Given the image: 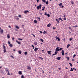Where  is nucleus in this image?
I'll return each mask as SVG.
<instances>
[{
	"label": "nucleus",
	"instance_id": "nucleus-26",
	"mask_svg": "<svg viewBox=\"0 0 78 78\" xmlns=\"http://www.w3.org/2000/svg\"><path fill=\"white\" fill-rule=\"evenodd\" d=\"M70 47V44H69L67 45V48H68Z\"/></svg>",
	"mask_w": 78,
	"mask_h": 78
},
{
	"label": "nucleus",
	"instance_id": "nucleus-9",
	"mask_svg": "<svg viewBox=\"0 0 78 78\" xmlns=\"http://www.w3.org/2000/svg\"><path fill=\"white\" fill-rule=\"evenodd\" d=\"M61 58V57H60L57 58H56V59H57V60H60Z\"/></svg>",
	"mask_w": 78,
	"mask_h": 78
},
{
	"label": "nucleus",
	"instance_id": "nucleus-41",
	"mask_svg": "<svg viewBox=\"0 0 78 78\" xmlns=\"http://www.w3.org/2000/svg\"><path fill=\"white\" fill-rule=\"evenodd\" d=\"M21 78H24V76H23V75H22L21 76Z\"/></svg>",
	"mask_w": 78,
	"mask_h": 78
},
{
	"label": "nucleus",
	"instance_id": "nucleus-32",
	"mask_svg": "<svg viewBox=\"0 0 78 78\" xmlns=\"http://www.w3.org/2000/svg\"><path fill=\"white\" fill-rule=\"evenodd\" d=\"M71 3H72V5H73V4H74V2H73V1H71Z\"/></svg>",
	"mask_w": 78,
	"mask_h": 78
},
{
	"label": "nucleus",
	"instance_id": "nucleus-16",
	"mask_svg": "<svg viewBox=\"0 0 78 78\" xmlns=\"http://www.w3.org/2000/svg\"><path fill=\"white\" fill-rule=\"evenodd\" d=\"M19 73L20 75H22V72L21 71H20L19 72Z\"/></svg>",
	"mask_w": 78,
	"mask_h": 78
},
{
	"label": "nucleus",
	"instance_id": "nucleus-55",
	"mask_svg": "<svg viewBox=\"0 0 78 78\" xmlns=\"http://www.w3.org/2000/svg\"><path fill=\"white\" fill-rule=\"evenodd\" d=\"M37 3H39V0H37Z\"/></svg>",
	"mask_w": 78,
	"mask_h": 78
},
{
	"label": "nucleus",
	"instance_id": "nucleus-59",
	"mask_svg": "<svg viewBox=\"0 0 78 78\" xmlns=\"http://www.w3.org/2000/svg\"><path fill=\"white\" fill-rule=\"evenodd\" d=\"M57 22L58 23H60L59 21L58 20V21H57Z\"/></svg>",
	"mask_w": 78,
	"mask_h": 78
},
{
	"label": "nucleus",
	"instance_id": "nucleus-44",
	"mask_svg": "<svg viewBox=\"0 0 78 78\" xmlns=\"http://www.w3.org/2000/svg\"><path fill=\"white\" fill-rule=\"evenodd\" d=\"M75 56H76V55L74 54V55L73 56V58H74Z\"/></svg>",
	"mask_w": 78,
	"mask_h": 78
},
{
	"label": "nucleus",
	"instance_id": "nucleus-11",
	"mask_svg": "<svg viewBox=\"0 0 78 78\" xmlns=\"http://www.w3.org/2000/svg\"><path fill=\"white\" fill-rule=\"evenodd\" d=\"M37 50H38V48H35L34 49V51H37Z\"/></svg>",
	"mask_w": 78,
	"mask_h": 78
},
{
	"label": "nucleus",
	"instance_id": "nucleus-34",
	"mask_svg": "<svg viewBox=\"0 0 78 78\" xmlns=\"http://www.w3.org/2000/svg\"><path fill=\"white\" fill-rule=\"evenodd\" d=\"M18 53H19V54H21L22 53V52L21 51H18Z\"/></svg>",
	"mask_w": 78,
	"mask_h": 78
},
{
	"label": "nucleus",
	"instance_id": "nucleus-2",
	"mask_svg": "<svg viewBox=\"0 0 78 78\" xmlns=\"http://www.w3.org/2000/svg\"><path fill=\"white\" fill-rule=\"evenodd\" d=\"M44 15H45V16H47L48 17H50V14L49 13H48V14H47L46 12H45L44 13Z\"/></svg>",
	"mask_w": 78,
	"mask_h": 78
},
{
	"label": "nucleus",
	"instance_id": "nucleus-45",
	"mask_svg": "<svg viewBox=\"0 0 78 78\" xmlns=\"http://www.w3.org/2000/svg\"><path fill=\"white\" fill-rule=\"evenodd\" d=\"M8 44H11V43L9 41H8Z\"/></svg>",
	"mask_w": 78,
	"mask_h": 78
},
{
	"label": "nucleus",
	"instance_id": "nucleus-7",
	"mask_svg": "<svg viewBox=\"0 0 78 78\" xmlns=\"http://www.w3.org/2000/svg\"><path fill=\"white\" fill-rule=\"evenodd\" d=\"M16 41L18 44H21V42L20 41H18L17 40H16Z\"/></svg>",
	"mask_w": 78,
	"mask_h": 78
},
{
	"label": "nucleus",
	"instance_id": "nucleus-39",
	"mask_svg": "<svg viewBox=\"0 0 78 78\" xmlns=\"http://www.w3.org/2000/svg\"><path fill=\"white\" fill-rule=\"evenodd\" d=\"M39 58L41 59V60H43V58L41 57H39Z\"/></svg>",
	"mask_w": 78,
	"mask_h": 78
},
{
	"label": "nucleus",
	"instance_id": "nucleus-50",
	"mask_svg": "<svg viewBox=\"0 0 78 78\" xmlns=\"http://www.w3.org/2000/svg\"><path fill=\"white\" fill-rule=\"evenodd\" d=\"M72 40V38H69V41H71Z\"/></svg>",
	"mask_w": 78,
	"mask_h": 78
},
{
	"label": "nucleus",
	"instance_id": "nucleus-38",
	"mask_svg": "<svg viewBox=\"0 0 78 78\" xmlns=\"http://www.w3.org/2000/svg\"><path fill=\"white\" fill-rule=\"evenodd\" d=\"M46 5H48V1H47L46 2Z\"/></svg>",
	"mask_w": 78,
	"mask_h": 78
},
{
	"label": "nucleus",
	"instance_id": "nucleus-19",
	"mask_svg": "<svg viewBox=\"0 0 78 78\" xmlns=\"http://www.w3.org/2000/svg\"><path fill=\"white\" fill-rule=\"evenodd\" d=\"M16 28H17V29H19V27H18V26L16 25Z\"/></svg>",
	"mask_w": 78,
	"mask_h": 78
},
{
	"label": "nucleus",
	"instance_id": "nucleus-6",
	"mask_svg": "<svg viewBox=\"0 0 78 78\" xmlns=\"http://www.w3.org/2000/svg\"><path fill=\"white\" fill-rule=\"evenodd\" d=\"M3 30L2 29H1L0 31V34H3Z\"/></svg>",
	"mask_w": 78,
	"mask_h": 78
},
{
	"label": "nucleus",
	"instance_id": "nucleus-14",
	"mask_svg": "<svg viewBox=\"0 0 78 78\" xmlns=\"http://www.w3.org/2000/svg\"><path fill=\"white\" fill-rule=\"evenodd\" d=\"M27 69H29V70L31 69V67L29 66H27Z\"/></svg>",
	"mask_w": 78,
	"mask_h": 78
},
{
	"label": "nucleus",
	"instance_id": "nucleus-25",
	"mask_svg": "<svg viewBox=\"0 0 78 78\" xmlns=\"http://www.w3.org/2000/svg\"><path fill=\"white\" fill-rule=\"evenodd\" d=\"M58 53V51H55V55H56Z\"/></svg>",
	"mask_w": 78,
	"mask_h": 78
},
{
	"label": "nucleus",
	"instance_id": "nucleus-15",
	"mask_svg": "<svg viewBox=\"0 0 78 78\" xmlns=\"http://www.w3.org/2000/svg\"><path fill=\"white\" fill-rule=\"evenodd\" d=\"M34 45H37V42H36V41H35L34 43Z\"/></svg>",
	"mask_w": 78,
	"mask_h": 78
},
{
	"label": "nucleus",
	"instance_id": "nucleus-35",
	"mask_svg": "<svg viewBox=\"0 0 78 78\" xmlns=\"http://www.w3.org/2000/svg\"><path fill=\"white\" fill-rule=\"evenodd\" d=\"M42 2L44 3H46V1L45 0H42Z\"/></svg>",
	"mask_w": 78,
	"mask_h": 78
},
{
	"label": "nucleus",
	"instance_id": "nucleus-20",
	"mask_svg": "<svg viewBox=\"0 0 78 78\" xmlns=\"http://www.w3.org/2000/svg\"><path fill=\"white\" fill-rule=\"evenodd\" d=\"M39 8H40V5L37 6V9L38 10H39Z\"/></svg>",
	"mask_w": 78,
	"mask_h": 78
},
{
	"label": "nucleus",
	"instance_id": "nucleus-5",
	"mask_svg": "<svg viewBox=\"0 0 78 78\" xmlns=\"http://www.w3.org/2000/svg\"><path fill=\"white\" fill-rule=\"evenodd\" d=\"M55 51H59V47H57L56 48Z\"/></svg>",
	"mask_w": 78,
	"mask_h": 78
},
{
	"label": "nucleus",
	"instance_id": "nucleus-4",
	"mask_svg": "<svg viewBox=\"0 0 78 78\" xmlns=\"http://www.w3.org/2000/svg\"><path fill=\"white\" fill-rule=\"evenodd\" d=\"M51 51H47V53H48V55H51Z\"/></svg>",
	"mask_w": 78,
	"mask_h": 78
},
{
	"label": "nucleus",
	"instance_id": "nucleus-58",
	"mask_svg": "<svg viewBox=\"0 0 78 78\" xmlns=\"http://www.w3.org/2000/svg\"><path fill=\"white\" fill-rule=\"evenodd\" d=\"M55 55H56V54H53L52 55V56H54Z\"/></svg>",
	"mask_w": 78,
	"mask_h": 78
},
{
	"label": "nucleus",
	"instance_id": "nucleus-13",
	"mask_svg": "<svg viewBox=\"0 0 78 78\" xmlns=\"http://www.w3.org/2000/svg\"><path fill=\"white\" fill-rule=\"evenodd\" d=\"M62 2H61L59 4H58V5H59V6L61 7V6H62Z\"/></svg>",
	"mask_w": 78,
	"mask_h": 78
},
{
	"label": "nucleus",
	"instance_id": "nucleus-47",
	"mask_svg": "<svg viewBox=\"0 0 78 78\" xmlns=\"http://www.w3.org/2000/svg\"><path fill=\"white\" fill-rule=\"evenodd\" d=\"M73 70H75V71H76V69H75L74 68H73Z\"/></svg>",
	"mask_w": 78,
	"mask_h": 78
},
{
	"label": "nucleus",
	"instance_id": "nucleus-48",
	"mask_svg": "<svg viewBox=\"0 0 78 78\" xmlns=\"http://www.w3.org/2000/svg\"><path fill=\"white\" fill-rule=\"evenodd\" d=\"M18 40H20V41H22V39L20 38H18Z\"/></svg>",
	"mask_w": 78,
	"mask_h": 78
},
{
	"label": "nucleus",
	"instance_id": "nucleus-40",
	"mask_svg": "<svg viewBox=\"0 0 78 78\" xmlns=\"http://www.w3.org/2000/svg\"><path fill=\"white\" fill-rule=\"evenodd\" d=\"M62 49H63V48H60V49H59V50L60 51V50H62Z\"/></svg>",
	"mask_w": 78,
	"mask_h": 78
},
{
	"label": "nucleus",
	"instance_id": "nucleus-10",
	"mask_svg": "<svg viewBox=\"0 0 78 78\" xmlns=\"http://www.w3.org/2000/svg\"><path fill=\"white\" fill-rule=\"evenodd\" d=\"M62 55H64V51H63V50H62Z\"/></svg>",
	"mask_w": 78,
	"mask_h": 78
},
{
	"label": "nucleus",
	"instance_id": "nucleus-49",
	"mask_svg": "<svg viewBox=\"0 0 78 78\" xmlns=\"http://www.w3.org/2000/svg\"><path fill=\"white\" fill-rule=\"evenodd\" d=\"M78 27V26L77 25H76V26H74L73 27Z\"/></svg>",
	"mask_w": 78,
	"mask_h": 78
},
{
	"label": "nucleus",
	"instance_id": "nucleus-12",
	"mask_svg": "<svg viewBox=\"0 0 78 78\" xmlns=\"http://www.w3.org/2000/svg\"><path fill=\"white\" fill-rule=\"evenodd\" d=\"M51 25V24L49 23V24H48L47 27H50Z\"/></svg>",
	"mask_w": 78,
	"mask_h": 78
},
{
	"label": "nucleus",
	"instance_id": "nucleus-56",
	"mask_svg": "<svg viewBox=\"0 0 78 78\" xmlns=\"http://www.w3.org/2000/svg\"><path fill=\"white\" fill-rule=\"evenodd\" d=\"M52 29H53V30H55V29H56V27H53Z\"/></svg>",
	"mask_w": 78,
	"mask_h": 78
},
{
	"label": "nucleus",
	"instance_id": "nucleus-36",
	"mask_svg": "<svg viewBox=\"0 0 78 78\" xmlns=\"http://www.w3.org/2000/svg\"><path fill=\"white\" fill-rule=\"evenodd\" d=\"M57 39L58 40V41H60V39L59 37H57Z\"/></svg>",
	"mask_w": 78,
	"mask_h": 78
},
{
	"label": "nucleus",
	"instance_id": "nucleus-53",
	"mask_svg": "<svg viewBox=\"0 0 78 78\" xmlns=\"http://www.w3.org/2000/svg\"><path fill=\"white\" fill-rule=\"evenodd\" d=\"M67 59L68 60H69V57H67Z\"/></svg>",
	"mask_w": 78,
	"mask_h": 78
},
{
	"label": "nucleus",
	"instance_id": "nucleus-37",
	"mask_svg": "<svg viewBox=\"0 0 78 78\" xmlns=\"http://www.w3.org/2000/svg\"><path fill=\"white\" fill-rule=\"evenodd\" d=\"M7 37H8V38L9 39V38H10V36L9 35H7Z\"/></svg>",
	"mask_w": 78,
	"mask_h": 78
},
{
	"label": "nucleus",
	"instance_id": "nucleus-29",
	"mask_svg": "<svg viewBox=\"0 0 78 78\" xmlns=\"http://www.w3.org/2000/svg\"><path fill=\"white\" fill-rule=\"evenodd\" d=\"M10 57H11V58H12V59H14V57H13V56H12V55H11L10 56Z\"/></svg>",
	"mask_w": 78,
	"mask_h": 78
},
{
	"label": "nucleus",
	"instance_id": "nucleus-46",
	"mask_svg": "<svg viewBox=\"0 0 78 78\" xmlns=\"http://www.w3.org/2000/svg\"><path fill=\"white\" fill-rule=\"evenodd\" d=\"M7 75H10V74L9 73H9H7Z\"/></svg>",
	"mask_w": 78,
	"mask_h": 78
},
{
	"label": "nucleus",
	"instance_id": "nucleus-60",
	"mask_svg": "<svg viewBox=\"0 0 78 78\" xmlns=\"http://www.w3.org/2000/svg\"><path fill=\"white\" fill-rule=\"evenodd\" d=\"M9 28H11V26H9Z\"/></svg>",
	"mask_w": 78,
	"mask_h": 78
},
{
	"label": "nucleus",
	"instance_id": "nucleus-28",
	"mask_svg": "<svg viewBox=\"0 0 78 78\" xmlns=\"http://www.w3.org/2000/svg\"><path fill=\"white\" fill-rule=\"evenodd\" d=\"M40 41H41L42 42H44V40H43V39H40Z\"/></svg>",
	"mask_w": 78,
	"mask_h": 78
},
{
	"label": "nucleus",
	"instance_id": "nucleus-3",
	"mask_svg": "<svg viewBox=\"0 0 78 78\" xmlns=\"http://www.w3.org/2000/svg\"><path fill=\"white\" fill-rule=\"evenodd\" d=\"M27 12L30 13V11L28 10H25L24 11V13L25 14H27Z\"/></svg>",
	"mask_w": 78,
	"mask_h": 78
},
{
	"label": "nucleus",
	"instance_id": "nucleus-52",
	"mask_svg": "<svg viewBox=\"0 0 78 78\" xmlns=\"http://www.w3.org/2000/svg\"><path fill=\"white\" fill-rule=\"evenodd\" d=\"M69 29H70V30H72V27H69Z\"/></svg>",
	"mask_w": 78,
	"mask_h": 78
},
{
	"label": "nucleus",
	"instance_id": "nucleus-27",
	"mask_svg": "<svg viewBox=\"0 0 78 78\" xmlns=\"http://www.w3.org/2000/svg\"><path fill=\"white\" fill-rule=\"evenodd\" d=\"M38 19L39 20V22H41V18L38 17Z\"/></svg>",
	"mask_w": 78,
	"mask_h": 78
},
{
	"label": "nucleus",
	"instance_id": "nucleus-57",
	"mask_svg": "<svg viewBox=\"0 0 78 78\" xmlns=\"http://www.w3.org/2000/svg\"><path fill=\"white\" fill-rule=\"evenodd\" d=\"M70 66H71V67H72V66H73V65H72V64H70Z\"/></svg>",
	"mask_w": 78,
	"mask_h": 78
},
{
	"label": "nucleus",
	"instance_id": "nucleus-21",
	"mask_svg": "<svg viewBox=\"0 0 78 78\" xmlns=\"http://www.w3.org/2000/svg\"><path fill=\"white\" fill-rule=\"evenodd\" d=\"M58 19H59L58 20H60L61 21H63V20H62V19L61 18H58Z\"/></svg>",
	"mask_w": 78,
	"mask_h": 78
},
{
	"label": "nucleus",
	"instance_id": "nucleus-62",
	"mask_svg": "<svg viewBox=\"0 0 78 78\" xmlns=\"http://www.w3.org/2000/svg\"><path fill=\"white\" fill-rule=\"evenodd\" d=\"M56 20L57 22L58 20V19H56Z\"/></svg>",
	"mask_w": 78,
	"mask_h": 78
},
{
	"label": "nucleus",
	"instance_id": "nucleus-64",
	"mask_svg": "<svg viewBox=\"0 0 78 78\" xmlns=\"http://www.w3.org/2000/svg\"><path fill=\"white\" fill-rule=\"evenodd\" d=\"M58 69H59V70H61V69L60 68H59Z\"/></svg>",
	"mask_w": 78,
	"mask_h": 78
},
{
	"label": "nucleus",
	"instance_id": "nucleus-22",
	"mask_svg": "<svg viewBox=\"0 0 78 78\" xmlns=\"http://www.w3.org/2000/svg\"><path fill=\"white\" fill-rule=\"evenodd\" d=\"M45 33H47V31H44V32H43L44 34H45Z\"/></svg>",
	"mask_w": 78,
	"mask_h": 78
},
{
	"label": "nucleus",
	"instance_id": "nucleus-1",
	"mask_svg": "<svg viewBox=\"0 0 78 78\" xmlns=\"http://www.w3.org/2000/svg\"><path fill=\"white\" fill-rule=\"evenodd\" d=\"M3 51H4V53H6V47L5 46V45H3Z\"/></svg>",
	"mask_w": 78,
	"mask_h": 78
},
{
	"label": "nucleus",
	"instance_id": "nucleus-33",
	"mask_svg": "<svg viewBox=\"0 0 78 78\" xmlns=\"http://www.w3.org/2000/svg\"><path fill=\"white\" fill-rule=\"evenodd\" d=\"M31 46L32 47H33V49H34V46L33 45H32Z\"/></svg>",
	"mask_w": 78,
	"mask_h": 78
},
{
	"label": "nucleus",
	"instance_id": "nucleus-42",
	"mask_svg": "<svg viewBox=\"0 0 78 78\" xmlns=\"http://www.w3.org/2000/svg\"><path fill=\"white\" fill-rule=\"evenodd\" d=\"M24 54L25 55H27V52H26L24 53Z\"/></svg>",
	"mask_w": 78,
	"mask_h": 78
},
{
	"label": "nucleus",
	"instance_id": "nucleus-31",
	"mask_svg": "<svg viewBox=\"0 0 78 78\" xmlns=\"http://www.w3.org/2000/svg\"><path fill=\"white\" fill-rule=\"evenodd\" d=\"M71 70H70V71H71V72H73V68H71Z\"/></svg>",
	"mask_w": 78,
	"mask_h": 78
},
{
	"label": "nucleus",
	"instance_id": "nucleus-24",
	"mask_svg": "<svg viewBox=\"0 0 78 78\" xmlns=\"http://www.w3.org/2000/svg\"><path fill=\"white\" fill-rule=\"evenodd\" d=\"M43 9H42V11H44L45 9V6H43Z\"/></svg>",
	"mask_w": 78,
	"mask_h": 78
},
{
	"label": "nucleus",
	"instance_id": "nucleus-18",
	"mask_svg": "<svg viewBox=\"0 0 78 78\" xmlns=\"http://www.w3.org/2000/svg\"><path fill=\"white\" fill-rule=\"evenodd\" d=\"M42 4H40L39 5V6H40L39 9H41V6H42Z\"/></svg>",
	"mask_w": 78,
	"mask_h": 78
},
{
	"label": "nucleus",
	"instance_id": "nucleus-30",
	"mask_svg": "<svg viewBox=\"0 0 78 78\" xmlns=\"http://www.w3.org/2000/svg\"><path fill=\"white\" fill-rule=\"evenodd\" d=\"M18 17H20V18H21V17H22V16H21V15H19Z\"/></svg>",
	"mask_w": 78,
	"mask_h": 78
},
{
	"label": "nucleus",
	"instance_id": "nucleus-54",
	"mask_svg": "<svg viewBox=\"0 0 78 78\" xmlns=\"http://www.w3.org/2000/svg\"><path fill=\"white\" fill-rule=\"evenodd\" d=\"M63 41H64V42H65L66 41L65 38L63 39Z\"/></svg>",
	"mask_w": 78,
	"mask_h": 78
},
{
	"label": "nucleus",
	"instance_id": "nucleus-8",
	"mask_svg": "<svg viewBox=\"0 0 78 78\" xmlns=\"http://www.w3.org/2000/svg\"><path fill=\"white\" fill-rule=\"evenodd\" d=\"M5 70L6 72H8V73H9V70H8V68H5Z\"/></svg>",
	"mask_w": 78,
	"mask_h": 78
},
{
	"label": "nucleus",
	"instance_id": "nucleus-51",
	"mask_svg": "<svg viewBox=\"0 0 78 78\" xmlns=\"http://www.w3.org/2000/svg\"><path fill=\"white\" fill-rule=\"evenodd\" d=\"M66 20V17L64 18V20Z\"/></svg>",
	"mask_w": 78,
	"mask_h": 78
},
{
	"label": "nucleus",
	"instance_id": "nucleus-61",
	"mask_svg": "<svg viewBox=\"0 0 78 78\" xmlns=\"http://www.w3.org/2000/svg\"><path fill=\"white\" fill-rule=\"evenodd\" d=\"M40 33H42V32L41 31H40Z\"/></svg>",
	"mask_w": 78,
	"mask_h": 78
},
{
	"label": "nucleus",
	"instance_id": "nucleus-17",
	"mask_svg": "<svg viewBox=\"0 0 78 78\" xmlns=\"http://www.w3.org/2000/svg\"><path fill=\"white\" fill-rule=\"evenodd\" d=\"M9 46L10 47H12L13 45L12 44H10V45H9Z\"/></svg>",
	"mask_w": 78,
	"mask_h": 78
},
{
	"label": "nucleus",
	"instance_id": "nucleus-43",
	"mask_svg": "<svg viewBox=\"0 0 78 78\" xmlns=\"http://www.w3.org/2000/svg\"><path fill=\"white\" fill-rule=\"evenodd\" d=\"M12 40L13 41L14 40V39H15L14 38V37H13L12 38Z\"/></svg>",
	"mask_w": 78,
	"mask_h": 78
},
{
	"label": "nucleus",
	"instance_id": "nucleus-63",
	"mask_svg": "<svg viewBox=\"0 0 78 78\" xmlns=\"http://www.w3.org/2000/svg\"><path fill=\"white\" fill-rule=\"evenodd\" d=\"M64 17H66V15H64L63 16Z\"/></svg>",
	"mask_w": 78,
	"mask_h": 78
},
{
	"label": "nucleus",
	"instance_id": "nucleus-23",
	"mask_svg": "<svg viewBox=\"0 0 78 78\" xmlns=\"http://www.w3.org/2000/svg\"><path fill=\"white\" fill-rule=\"evenodd\" d=\"M37 20H35L34 21V23H37Z\"/></svg>",
	"mask_w": 78,
	"mask_h": 78
}]
</instances>
